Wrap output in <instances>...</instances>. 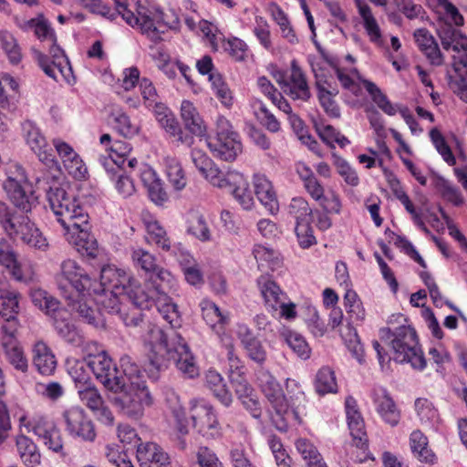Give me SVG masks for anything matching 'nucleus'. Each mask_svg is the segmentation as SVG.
<instances>
[{"label": "nucleus", "instance_id": "3", "mask_svg": "<svg viewBox=\"0 0 467 467\" xmlns=\"http://www.w3.org/2000/svg\"><path fill=\"white\" fill-rule=\"evenodd\" d=\"M99 286V288L92 286L91 290L95 294L100 292L125 294L127 298L137 300L136 304L139 306H147L145 289L137 279L130 277L123 270L109 265L103 267Z\"/></svg>", "mask_w": 467, "mask_h": 467}, {"label": "nucleus", "instance_id": "5", "mask_svg": "<svg viewBox=\"0 0 467 467\" xmlns=\"http://www.w3.org/2000/svg\"><path fill=\"white\" fill-rule=\"evenodd\" d=\"M208 388L213 395L225 406H229L233 400L232 389H234L238 399L244 408L250 411L254 418H259L262 407L254 390L248 381H209Z\"/></svg>", "mask_w": 467, "mask_h": 467}, {"label": "nucleus", "instance_id": "10", "mask_svg": "<svg viewBox=\"0 0 467 467\" xmlns=\"http://www.w3.org/2000/svg\"><path fill=\"white\" fill-rule=\"evenodd\" d=\"M189 415L194 428L203 436L215 437L220 433L219 422L213 406L203 399L190 401Z\"/></svg>", "mask_w": 467, "mask_h": 467}, {"label": "nucleus", "instance_id": "24", "mask_svg": "<svg viewBox=\"0 0 467 467\" xmlns=\"http://www.w3.org/2000/svg\"><path fill=\"white\" fill-rule=\"evenodd\" d=\"M58 335L69 343H75L77 339V331L74 325L70 322V314L67 308L61 306L56 307L54 311L47 314Z\"/></svg>", "mask_w": 467, "mask_h": 467}, {"label": "nucleus", "instance_id": "35", "mask_svg": "<svg viewBox=\"0 0 467 467\" xmlns=\"http://www.w3.org/2000/svg\"><path fill=\"white\" fill-rule=\"evenodd\" d=\"M312 69L315 74L316 85L318 90V99L321 106L323 107L327 114H328L330 117L339 118V108L336 101L332 99L333 96H336V93H332L330 89L326 88L324 87V84H326L327 81L323 79L324 76L319 75L314 67H312Z\"/></svg>", "mask_w": 467, "mask_h": 467}, {"label": "nucleus", "instance_id": "7", "mask_svg": "<svg viewBox=\"0 0 467 467\" xmlns=\"http://www.w3.org/2000/svg\"><path fill=\"white\" fill-rule=\"evenodd\" d=\"M56 282L61 296L76 295L90 291L96 284L90 275L74 260H65L60 265V272L56 275Z\"/></svg>", "mask_w": 467, "mask_h": 467}, {"label": "nucleus", "instance_id": "38", "mask_svg": "<svg viewBox=\"0 0 467 467\" xmlns=\"http://www.w3.org/2000/svg\"><path fill=\"white\" fill-rule=\"evenodd\" d=\"M187 233L202 242L211 240V231L205 217L199 212H192L187 221Z\"/></svg>", "mask_w": 467, "mask_h": 467}, {"label": "nucleus", "instance_id": "60", "mask_svg": "<svg viewBox=\"0 0 467 467\" xmlns=\"http://www.w3.org/2000/svg\"><path fill=\"white\" fill-rule=\"evenodd\" d=\"M202 314L205 322L211 327L217 323H225L227 317L222 314L219 307L211 301H202L201 304Z\"/></svg>", "mask_w": 467, "mask_h": 467}, {"label": "nucleus", "instance_id": "52", "mask_svg": "<svg viewBox=\"0 0 467 467\" xmlns=\"http://www.w3.org/2000/svg\"><path fill=\"white\" fill-rule=\"evenodd\" d=\"M77 388L81 400L92 410L102 404V400L98 390L90 387L88 381H77Z\"/></svg>", "mask_w": 467, "mask_h": 467}, {"label": "nucleus", "instance_id": "41", "mask_svg": "<svg viewBox=\"0 0 467 467\" xmlns=\"http://www.w3.org/2000/svg\"><path fill=\"white\" fill-rule=\"evenodd\" d=\"M160 125L171 137H174L178 142L187 146L193 144V137L182 131L173 114H168V116L161 117L160 119Z\"/></svg>", "mask_w": 467, "mask_h": 467}, {"label": "nucleus", "instance_id": "11", "mask_svg": "<svg viewBox=\"0 0 467 467\" xmlns=\"http://www.w3.org/2000/svg\"><path fill=\"white\" fill-rule=\"evenodd\" d=\"M49 54L52 57L51 61L45 54L36 52V60L39 67L49 78L57 81V72L69 83V78L72 76V67L64 50L57 45V40L52 41Z\"/></svg>", "mask_w": 467, "mask_h": 467}, {"label": "nucleus", "instance_id": "43", "mask_svg": "<svg viewBox=\"0 0 467 467\" xmlns=\"http://www.w3.org/2000/svg\"><path fill=\"white\" fill-rule=\"evenodd\" d=\"M21 27L24 30H34L36 36L41 40L47 38H50L52 41L57 40L53 28L42 14L26 21Z\"/></svg>", "mask_w": 467, "mask_h": 467}, {"label": "nucleus", "instance_id": "46", "mask_svg": "<svg viewBox=\"0 0 467 467\" xmlns=\"http://www.w3.org/2000/svg\"><path fill=\"white\" fill-rule=\"evenodd\" d=\"M296 446L308 467H327L317 449L307 440L299 439Z\"/></svg>", "mask_w": 467, "mask_h": 467}, {"label": "nucleus", "instance_id": "57", "mask_svg": "<svg viewBox=\"0 0 467 467\" xmlns=\"http://www.w3.org/2000/svg\"><path fill=\"white\" fill-rule=\"evenodd\" d=\"M253 254L258 263L259 268H264L265 266L274 268L278 265V258L275 255V252L271 248L256 244L254 247Z\"/></svg>", "mask_w": 467, "mask_h": 467}, {"label": "nucleus", "instance_id": "19", "mask_svg": "<svg viewBox=\"0 0 467 467\" xmlns=\"http://www.w3.org/2000/svg\"><path fill=\"white\" fill-rule=\"evenodd\" d=\"M87 364L89 374L92 373L97 379H120L118 368L113 366L111 358L105 351L89 356Z\"/></svg>", "mask_w": 467, "mask_h": 467}, {"label": "nucleus", "instance_id": "62", "mask_svg": "<svg viewBox=\"0 0 467 467\" xmlns=\"http://www.w3.org/2000/svg\"><path fill=\"white\" fill-rule=\"evenodd\" d=\"M66 368L71 379H90L87 360L67 359Z\"/></svg>", "mask_w": 467, "mask_h": 467}, {"label": "nucleus", "instance_id": "58", "mask_svg": "<svg viewBox=\"0 0 467 467\" xmlns=\"http://www.w3.org/2000/svg\"><path fill=\"white\" fill-rule=\"evenodd\" d=\"M430 137L436 150L442 156L443 160L449 165L455 164V158L442 134L437 129H432L430 131Z\"/></svg>", "mask_w": 467, "mask_h": 467}, {"label": "nucleus", "instance_id": "31", "mask_svg": "<svg viewBox=\"0 0 467 467\" xmlns=\"http://www.w3.org/2000/svg\"><path fill=\"white\" fill-rule=\"evenodd\" d=\"M287 91L294 99L307 100L311 95L306 77L296 60L291 62V76Z\"/></svg>", "mask_w": 467, "mask_h": 467}, {"label": "nucleus", "instance_id": "26", "mask_svg": "<svg viewBox=\"0 0 467 467\" xmlns=\"http://www.w3.org/2000/svg\"><path fill=\"white\" fill-rule=\"evenodd\" d=\"M415 41L421 52L427 57L431 64L440 66L442 64V55L433 36L425 28L414 32Z\"/></svg>", "mask_w": 467, "mask_h": 467}, {"label": "nucleus", "instance_id": "18", "mask_svg": "<svg viewBox=\"0 0 467 467\" xmlns=\"http://www.w3.org/2000/svg\"><path fill=\"white\" fill-rule=\"evenodd\" d=\"M137 459L140 467H171L169 454L155 442L138 444Z\"/></svg>", "mask_w": 467, "mask_h": 467}, {"label": "nucleus", "instance_id": "9", "mask_svg": "<svg viewBox=\"0 0 467 467\" xmlns=\"http://www.w3.org/2000/svg\"><path fill=\"white\" fill-rule=\"evenodd\" d=\"M19 422L21 427H25L28 431H32L38 436L49 450L60 453L62 456L65 455L61 433L53 421L42 416L28 420L27 418L23 415L20 417Z\"/></svg>", "mask_w": 467, "mask_h": 467}, {"label": "nucleus", "instance_id": "14", "mask_svg": "<svg viewBox=\"0 0 467 467\" xmlns=\"http://www.w3.org/2000/svg\"><path fill=\"white\" fill-rule=\"evenodd\" d=\"M9 235L17 237L24 244L39 250H45L48 246L47 239L27 215H20L19 221Z\"/></svg>", "mask_w": 467, "mask_h": 467}, {"label": "nucleus", "instance_id": "64", "mask_svg": "<svg viewBox=\"0 0 467 467\" xmlns=\"http://www.w3.org/2000/svg\"><path fill=\"white\" fill-rule=\"evenodd\" d=\"M233 172L234 171H229L224 175L213 162V164L202 174L209 180L213 185L227 190L230 186L228 179Z\"/></svg>", "mask_w": 467, "mask_h": 467}, {"label": "nucleus", "instance_id": "59", "mask_svg": "<svg viewBox=\"0 0 467 467\" xmlns=\"http://www.w3.org/2000/svg\"><path fill=\"white\" fill-rule=\"evenodd\" d=\"M0 41L10 62L13 64L19 63L22 56L16 38L8 32H1Z\"/></svg>", "mask_w": 467, "mask_h": 467}, {"label": "nucleus", "instance_id": "49", "mask_svg": "<svg viewBox=\"0 0 467 467\" xmlns=\"http://www.w3.org/2000/svg\"><path fill=\"white\" fill-rule=\"evenodd\" d=\"M434 186L448 202L456 206H460L463 203V197L460 189L445 178L438 176L435 180Z\"/></svg>", "mask_w": 467, "mask_h": 467}, {"label": "nucleus", "instance_id": "39", "mask_svg": "<svg viewBox=\"0 0 467 467\" xmlns=\"http://www.w3.org/2000/svg\"><path fill=\"white\" fill-rule=\"evenodd\" d=\"M363 87L370 95L372 100L377 106L387 115L394 116L397 113L396 105L392 104L380 88L372 81L368 79L362 80Z\"/></svg>", "mask_w": 467, "mask_h": 467}, {"label": "nucleus", "instance_id": "36", "mask_svg": "<svg viewBox=\"0 0 467 467\" xmlns=\"http://www.w3.org/2000/svg\"><path fill=\"white\" fill-rule=\"evenodd\" d=\"M262 389L277 414L286 413L288 402L279 381H265L262 385Z\"/></svg>", "mask_w": 467, "mask_h": 467}, {"label": "nucleus", "instance_id": "20", "mask_svg": "<svg viewBox=\"0 0 467 467\" xmlns=\"http://www.w3.org/2000/svg\"><path fill=\"white\" fill-rule=\"evenodd\" d=\"M4 188L14 205L23 213H29L37 204V198L34 195L33 192H26L14 179H8L5 182Z\"/></svg>", "mask_w": 467, "mask_h": 467}, {"label": "nucleus", "instance_id": "53", "mask_svg": "<svg viewBox=\"0 0 467 467\" xmlns=\"http://www.w3.org/2000/svg\"><path fill=\"white\" fill-rule=\"evenodd\" d=\"M99 295H100V297L98 299L99 304L109 314L118 315L121 305H125L123 300H127V296L120 293L100 292Z\"/></svg>", "mask_w": 467, "mask_h": 467}, {"label": "nucleus", "instance_id": "27", "mask_svg": "<svg viewBox=\"0 0 467 467\" xmlns=\"http://www.w3.org/2000/svg\"><path fill=\"white\" fill-rule=\"evenodd\" d=\"M119 367L122 370V374L119 373V375L121 376L120 379L122 377H127L129 379L132 378H142L143 372L150 379H157L159 378V371L161 369V366L158 364L157 360H150L142 371L138 364L128 355H124L120 358Z\"/></svg>", "mask_w": 467, "mask_h": 467}, {"label": "nucleus", "instance_id": "8", "mask_svg": "<svg viewBox=\"0 0 467 467\" xmlns=\"http://www.w3.org/2000/svg\"><path fill=\"white\" fill-rule=\"evenodd\" d=\"M205 142L215 157L226 161L235 160L242 150L238 134L233 130L230 122L223 118L217 121L215 139L210 141L205 140Z\"/></svg>", "mask_w": 467, "mask_h": 467}, {"label": "nucleus", "instance_id": "37", "mask_svg": "<svg viewBox=\"0 0 467 467\" xmlns=\"http://www.w3.org/2000/svg\"><path fill=\"white\" fill-rule=\"evenodd\" d=\"M159 334V344L158 348L161 350H164L167 354L172 352L182 356V354H188L189 347L184 338L175 331L171 332V335L168 336L162 330H158Z\"/></svg>", "mask_w": 467, "mask_h": 467}, {"label": "nucleus", "instance_id": "29", "mask_svg": "<svg viewBox=\"0 0 467 467\" xmlns=\"http://www.w3.org/2000/svg\"><path fill=\"white\" fill-rule=\"evenodd\" d=\"M181 116L185 129L192 135L203 136L206 131L203 120L201 118L197 109L189 100H183L181 106Z\"/></svg>", "mask_w": 467, "mask_h": 467}, {"label": "nucleus", "instance_id": "54", "mask_svg": "<svg viewBox=\"0 0 467 467\" xmlns=\"http://www.w3.org/2000/svg\"><path fill=\"white\" fill-rule=\"evenodd\" d=\"M288 213L296 220V224L311 220L312 210L303 198L292 199L288 206Z\"/></svg>", "mask_w": 467, "mask_h": 467}, {"label": "nucleus", "instance_id": "23", "mask_svg": "<svg viewBox=\"0 0 467 467\" xmlns=\"http://www.w3.org/2000/svg\"><path fill=\"white\" fill-rule=\"evenodd\" d=\"M33 363L42 376H51L57 368V359L49 347L37 341L33 347Z\"/></svg>", "mask_w": 467, "mask_h": 467}, {"label": "nucleus", "instance_id": "44", "mask_svg": "<svg viewBox=\"0 0 467 467\" xmlns=\"http://www.w3.org/2000/svg\"><path fill=\"white\" fill-rule=\"evenodd\" d=\"M3 348L8 363L17 371L26 372L28 361L19 343H4Z\"/></svg>", "mask_w": 467, "mask_h": 467}, {"label": "nucleus", "instance_id": "47", "mask_svg": "<svg viewBox=\"0 0 467 467\" xmlns=\"http://www.w3.org/2000/svg\"><path fill=\"white\" fill-rule=\"evenodd\" d=\"M341 337L345 341L347 348L352 353V356L361 363L364 357V349L357 329L348 323L341 332Z\"/></svg>", "mask_w": 467, "mask_h": 467}, {"label": "nucleus", "instance_id": "45", "mask_svg": "<svg viewBox=\"0 0 467 467\" xmlns=\"http://www.w3.org/2000/svg\"><path fill=\"white\" fill-rule=\"evenodd\" d=\"M19 293L10 290L5 285L0 287L1 309L0 315L4 317H16L19 311Z\"/></svg>", "mask_w": 467, "mask_h": 467}, {"label": "nucleus", "instance_id": "25", "mask_svg": "<svg viewBox=\"0 0 467 467\" xmlns=\"http://www.w3.org/2000/svg\"><path fill=\"white\" fill-rule=\"evenodd\" d=\"M254 192L259 202L270 213H275L279 209V205L271 182L265 175L257 174L254 177Z\"/></svg>", "mask_w": 467, "mask_h": 467}, {"label": "nucleus", "instance_id": "2", "mask_svg": "<svg viewBox=\"0 0 467 467\" xmlns=\"http://www.w3.org/2000/svg\"><path fill=\"white\" fill-rule=\"evenodd\" d=\"M108 398L129 417L139 418L152 403L145 381H101Z\"/></svg>", "mask_w": 467, "mask_h": 467}, {"label": "nucleus", "instance_id": "15", "mask_svg": "<svg viewBox=\"0 0 467 467\" xmlns=\"http://www.w3.org/2000/svg\"><path fill=\"white\" fill-rule=\"evenodd\" d=\"M345 411L350 435L358 448H363L367 442L364 419L359 411L357 400L348 397L345 400Z\"/></svg>", "mask_w": 467, "mask_h": 467}, {"label": "nucleus", "instance_id": "51", "mask_svg": "<svg viewBox=\"0 0 467 467\" xmlns=\"http://www.w3.org/2000/svg\"><path fill=\"white\" fill-rule=\"evenodd\" d=\"M257 283L265 304L273 309H276V304L279 302L280 296L279 286L274 281L264 275L258 278Z\"/></svg>", "mask_w": 467, "mask_h": 467}, {"label": "nucleus", "instance_id": "61", "mask_svg": "<svg viewBox=\"0 0 467 467\" xmlns=\"http://www.w3.org/2000/svg\"><path fill=\"white\" fill-rule=\"evenodd\" d=\"M333 156L335 158L334 163L339 175L344 178L348 184L357 186L359 183V179L356 171L343 158L335 154Z\"/></svg>", "mask_w": 467, "mask_h": 467}, {"label": "nucleus", "instance_id": "21", "mask_svg": "<svg viewBox=\"0 0 467 467\" xmlns=\"http://www.w3.org/2000/svg\"><path fill=\"white\" fill-rule=\"evenodd\" d=\"M145 297L147 306H139L136 304L137 300L133 298H127L128 303L121 305L118 315L127 327H139L143 323V310L150 309L152 306V300L146 291Z\"/></svg>", "mask_w": 467, "mask_h": 467}, {"label": "nucleus", "instance_id": "4", "mask_svg": "<svg viewBox=\"0 0 467 467\" xmlns=\"http://www.w3.org/2000/svg\"><path fill=\"white\" fill-rule=\"evenodd\" d=\"M391 334V348L394 351V360L400 363H410L413 368L423 369L426 367V359L419 346V340L414 328L407 326L398 327Z\"/></svg>", "mask_w": 467, "mask_h": 467}, {"label": "nucleus", "instance_id": "28", "mask_svg": "<svg viewBox=\"0 0 467 467\" xmlns=\"http://www.w3.org/2000/svg\"><path fill=\"white\" fill-rule=\"evenodd\" d=\"M152 300V306H155L162 317L171 325L172 328L181 327L182 319L177 305L172 299L161 293L158 296L150 295Z\"/></svg>", "mask_w": 467, "mask_h": 467}, {"label": "nucleus", "instance_id": "42", "mask_svg": "<svg viewBox=\"0 0 467 467\" xmlns=\"http://www.w3.org/2000/svg\"><path fill=\"white\" fill-rule=\"evenodd\" d=\"M164 163L169 182L176 191L182 190L187 184V178L181 163L172 157L165 158Z\"/></svg>", "mask_w": 467, "mask_h": 467}, {"label": "nucleus", "instance_id": "6", "mask_svg": "<svg viewBox=\"0 0 467 467\" xmlns=\"http://www.w3.org/2000/svg\"><path fill=\"white\" fill-rule=\"evenodd\" d=\"M115 3L117 5L118 14L121 15L127 24L131 26L134 25L140 26L142 34L147 35V36L155 43L162 39L161 34L163 33L164 30L161 29L163 24V13L161 11H152L140 5L137 8V15L135 16L128 9L124 1L115 0Z\"/></svg>", "mask_w": 467, "mask_h": 467}, {"label": "nucleus", "instance_id": "56", "mask_svg": "<svg viewBox=\"0 0 467 467\" xmlns=\"http://www.w3.org/2000/svg\"><path fill=\"white\" fill-rule=\"evenodd\" d=\"M285 342L289 348L301 358L306 359L310 356V348L305 338L298 333L289 331L285 334Z\"/></svg>", "mask_w": 467, "mask_h": 467}, {"label": "nucleus", "instance_id": "40", "mask_svg": "<svg viewBox=\"0 0 467 467\" xmlns=\"http://www.w3.org/2000/svg\"><path fill=\"white\" fill-rule=\"evenodd\" d=\"M414 410L421 424L434 426L440 420L438 410L426 398H418L414 402Z\"/></svg>", "mask_w": 467, "mask_h": 467}, {"label": "nucleus", "instance_id": "16", "mask_svg": "<svg viewBox=\"0 0 467 467\" xmlns=\"http://www.w3.org/2000/svg\"><path fill=\"white\" fill-rule=\"evenodd\" d=\"M89 228V222L87 219V226L81 225L77 229L67 228L65 234L67 235L68 242L73 244L79 253L95 258L99 253V245L95 236L88 232Z\"/></svg>", "mask_w": 467, "mask_h": 467}, {"label": "nucleus", "instance_id": "33", "mask_svg": "<svg viewBox=\"0 0 467 467\" xmlns=\"http://www.w3.org/2000/svg\"><path fill=\"white\" fill-rule=\"evenodd\" d=\"M17 453L26 467H36L41 462V455L36 445L25 435H18L16 440Z\"/></svg>", "mask_w": 467, "mask_h": 467}, {"label": "nucleus", "instance_id": "55", "mask_svg": "<svg viewBox=\"0 0 467 467\" xmlns=\"http://www.w3.org/2000/svg\"><path fill=\"white\" fill-rule=\"evenodd\" d=\"M155 273V279H154V285L155 290L153 291V296H158L160 294L168 293L174 288L176 285V280L174 276L171 275V273L166 269L160 268L154 272Z\"/></svg>", "mask_w": 467, "mask_h": 467}, {"label": "nucleus", "instance_id": "48", "mask_svg": "<svg viewBox=\"0 0 467 467\" xmlns=\"http://www.w3.org/2000/svg\"><path fill=\"white\" fill-rule=\"evenodd\" d=\"M30 297L33 304L45 312L46 315L54 311L60 305V302L56 297L41 288H32L30 290Z\"/></svg>", "mask_w": 467, "mask_h": 467}, {"label": "nucleus", "instance_id": "50", "mask_svg": "<svg viewBox=\"0 0 467 467\" xmlns=\"http://www.w3.org/2000/svg\"><path fill=\"white\" fill-rule=\"evenodd\" d=\"M147 234L149 243L156 244L163 251L171 250V243L167 235L165 229L158 222L150 223L147 225Z\"/></svg>", "mask_w": 467, "mask_h": 467}, {"label": "nucleus", "instance_id": "17", "mask_svg": "<svg viewBox=\"0 0 467 467\" xmlns=\"http://www.w3.org/2000/svg\"><path fill=\"white\" fill-rule=\"evenodd\" d=\"M67 306L71 311L78 314V317L85 323L93 326L97 328H104L106 327L105 320L101 313L92 306H90L84 300V294L80 293L76 295H66Z\"/></svg>", "mask_w": 467, "mask_h": 467}, {"label": "nucleus", "instance_id": "12", "mask_svg": "<svg viewBox=\"0 0 467 467\" xmlns=\"http://www.w3.org/2000/svg\"><path fill=\"white\" fill-rule=\"evenodd\" d=\"M23 136L29 145L31 150L38 156L39 161L45 163L47 167L52 168L56 165L54 157L51 151L52 149L48 148L46 138L41 133L40 130L31 120H25L22 123Z\"/></svg>", "mask_w": 467, "mask_h": 467}, {"label": "nucleus", "instance_id": "30", "mask_svg": "<svg viewBox=\"0 0 467 467\" xmlns=\"http://www.w3.org/2000/svg\"><path fill=\"white\" fill-rule=\"evenodd\" d=\"M228 182H230V186L227 188V192L234 195L244 209H251L254 204V199L244 176L239 172H233Z\"/></svg>", "mask_w": 467, "mask_h": 467}, {"label": "nucleus", "instance_id": "34", "mask_svg": "<svg viewBox=\"0 0 467 467\" xmlns=\"http://www.w3.org/2000/svg\"><path fill=\"white\" fill-rule=\"evenodd\" d=\"M410 446L413 455L420 462L433 463L435 454L429 448L427 436L420 430L413 431L410 435Z\"/></svg>", "mask_w": 467, "mask_h": 467}, {"label": "nucleus", "instance_id": "63", "mask_svg": "<svg viewBox=\"0 0 467 467\" xmlns=\"http://www.w3.org/2000/svg\"><path fill=\"white\" fill-rule=\"evenodd\" d=\"M115 129L123 137L128 138L133 136L137 132V128L131 124L129 116L121 111L112 113Z\"/></svg>", "mask_w": 467, "mask_h": 467}, {"label": "nucleus", "instance_id": "32", "mask_svg": "<svg viewBox=\"0 0 467 467\" xmlns=\"http://www.w3.org/2000/svg\"><path fill=\"white\" fill-rule=\"evenodd\" d=\"M238 337L251 359L257 363H262L265 360L266 352L262 346V343L253 336V333L247 327H239Z\"/></svg>", "mask_w": 467, "mask_h": 467}, {"label": "nucleus", "instance_id": "22", "mask_svg": "<svg viewBox=\"0 0 467 467\" xmlns=\"http://www.w3.org/2000/svg\"><path fill=\"white\" fill-rule=\"evenodd\" d=\"M374 404L377 412L385 423L396 426L400 422L401 417L400 410L385 390H381L380 393L375 395Z\"/></svg>", "mask_w": 467, "mask_h": 467}, {"label": "nucleus", "instance_id": "13", "mask_svg": "<svg viewBox=\"0 0 467 467\" xmlns=\"http://www.w3.org/2000/svg\"><path fill=\"white\" fill-rule=\"evenodd\" d=\"M67 431L85 441H93L97 436L94 424L79 408H70L64 412Z\"/></svg>", "mask_w": 467, "mask_h": 467}, {"label": "nucleus", "instance_id": "1", "mask_svg": "<svg viewBox=\"0 0 467 467\" xmlns=\"http://www.w3.org/2000/svg\"><path fill=\"white\" fill-rule=\"evenodd\" d=\"M35 181L36 189L46 192L49 206L64 230L87 226L88 213L73 194L58 185L54 175L47 171H41Z\"/></svg>", "mask_w": 467, "mask_h": 467}]
</instances>
